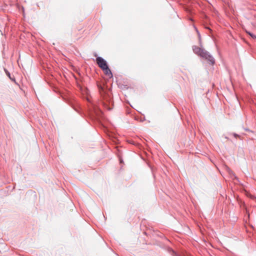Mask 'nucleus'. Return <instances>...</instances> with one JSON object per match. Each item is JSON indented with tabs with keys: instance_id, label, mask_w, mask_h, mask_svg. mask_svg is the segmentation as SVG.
I'll use <instances>...</instances> for the list:
<instances>
[{
	"instance_id": "f257e3e1",
	"label": "nucleus",
	"mask_w": 256,
	"mask_h": 256,
	"mask_svg": "<svg viewBox=\"0 0 256 256\" xmlns=\"http://www.w3.org/2000/svg\"><path fill=\"white\" fill-rule=\"evenodd\" d=\"M192 50L194 52L198 54V56H200L201 57L205 58L206 60L210 61L212 64H213L214 62V58L208 54V52L205 50L204 49L201 48L197 46H194L192 47Z\"/></svg>"
},
{
	"instance_id": "f03ea898",
	"label": "nucleus",
	"mask_w": 256,
	"mask_h": 256,
	"mask_svg": "<svg viewBox=\"0 0 256 256\" xmlns=\"http://www.w3.org/2000/svg\"><path fill=\"white\" fill-rule=\"evenodd\" d=\"M96 60L98 66L102 70L106 68L107 67H108L106 61L104 60L102 58L98 57L96 58Z\"/></svg>"
},
{
	"instance_id": "7ed1b4c3",
	"label": "nucleus",
	"mask_w": 256,
	"mask_h": 256,
	"mask_svg": "<svg viewBox=\"0 0 256 256\" xmlns=\"http://www.w3.org/2000/svg\"><path fill=\"white\" fill-rule=\"evenodd\" d=\"M102 70L104 71V74L110 78H112V73L108 67L106 68L103 69Z\"/></svg>"
},
{
	"instance_id": "20e7f679",
	"label": "nucleus",
	"mask_w": 256,
	"mask_h": 256,
	"mask_svg": "<svg viewBox=\"0 0 256 256\" xmlns=\"http://www.w3.org/2000/svg\"><path fill=\"white\" fill-rule=\"evenodd\" d=\"M246 32L252 37V38H256V36L255 35H254L253 34H252V33L250 32Z\"/></svg>"
},
{
	"instance_id": "39448f33",
	"label": "nucleus",
	"mask_w": 256,
	"mask_h": 256,
	"mask_svg": "<svg viewBox=\"0 0 256 256\" xmlns=\"http://www.w3.org/2000/svg\"><path fill=\"white\" fill-rule=\"evenodd\" d=\"M248 196H250L252 198H254V196H252V195H251V194H250L249 195H248Z\"/></svg>"
},
{
	"instance_id": "423d86ee",
	"label": "nucleus",
	"mask_w": 256,
	"mask_h": 256,
	"mask_svg": "<svg viewBox=\"0 0 256 256\" xmlns=\"http://www.w3.org/2000/svg\"><path fill=\"white\" fill-rule=\"evenodd\" d=\"M8 76H10V74L8 73Z\"/></svg>"
}]
</instances>
